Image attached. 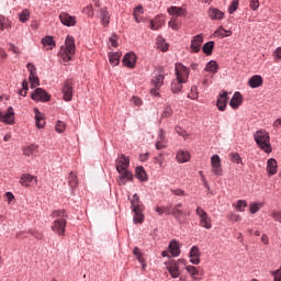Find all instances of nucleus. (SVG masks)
Returning a JSON list of instances; mask_svg holds the SVG:
<instances>
[{"mask_svg": "<svg viewBox=\"0 0 281 281\" xmlns=\"http://www.w3.org/2000/svg\"><path fill=\"white\" fill-rule=\"evenodd\" d=\"M209 16L212 21H221L225 16V13L216 8L209 10Z\"/></svg>", "mask_w": 281, "mask_h": 281, "instance_id": "obj_20", "label": "nucleus"}, {"mask_svg": "<svg viewBox=\"0 0 281 281\" xmlns=\"http://www.w3.org/2000/svg\"><path fill=\"white\" fill-rule=\"evenodd\" d=\"M67 227V220L65 217H59L53 222L52 231L57 234V236H65V229Z\"/></svg>", "mask_w": 281, "mask_h": 281, "instance_id": "obj_6", "label": "nucleus"}, {"mask_svg": "<svg viewBox=\"0 0 281 281\" xmlns=\"http://www.w3.org/2000/svg\"><path fill=\"white\" fill-rule=\"evenodd\" d=\"M61 93L64 95L65 102H71L74 99V80L68 79L64 82Z\"/></svg>", "mask_w": 281, "mask_h": 281, "instance_id": "obj_5", "label": "nucleus"}, {"mask_svg": "<svg viewBox=\"0 0 281 281\" xmlns=\"http://www.w3.org/2000/svg\"><path fill=\"white\" fill-rule=\"evenodd\" d=\"M23 153L26 157H31V155L38 153V145L31 144L23 149Z\"/></svg>", "mask_w": 281, "mask_h": 281, "instance_id": "obj_30", "label": "nucleus"}, {"mask_svg": "<svg viewBox=\"0 0 281 281\" xmlns=\"http://www.w3.org/2000/svg\"><path fill=\"white\" fill-rule=\"evenodd\" d=\"M249 5L254 11H256L260 8V2L258 0H250Z\"/></svg>", "mask_w": 281, "mask_h": 281, "instance_id": "obj_59", "label": "nucleus"}, {"mask_svg": "<svg viewBox=\"0 0 281 281\" xmlns=\"http://www.w3.org/2000/svg\"><path fill=\"white\" fill-rule=\"evenodd\" d=\"M76 54V43L72 36H68L65 42V46L60 47L59 58L63 63H69Z\"/></svg>", "mask_w": 281, "mask_h": 281, "instance_id": "obj_1", "label": "nucleus"}, {"mask_svg": "<svg viewBox=\"0 0 281 281\" xmlns=\"http://www.w3.org/2000/svg\"><path fill=\"white\" fill-rule=\"evenodd\" d=\"M55 130L57 133H65V131L67 130V125L63 121H57Z\"/></svg>", "mask_w": 281, "mask_h": 281, "instance_id": "obj_43", "label": "nucleus"}, {"mask_svg": "<svg viewBox=\"0 0 281 281\" xmlns=\"http://www.w3.org/2000/svg\"><path fill=\"white\" fill-rule=\"evenodd\" d=\"M195 214L199 215L200 225L202 227H205V229H212V218L210 217V215H207V212H205V210L198 206L195 210Z\"/></svg>", "mask_w": 281, "mask_h": 281, "instance_id": "obj_4", "label": "nucleus"}, {"mask_svg": "<svg viewBox=\"0 0 281 281\" xmlns=\"http://www.w3.org/2000/svg\"><path fill=\"white\" fill-rule=\"evenodd\" d=\"M175 131L178 135H180V137H188V132L181 128V126H176Z\"/></svg>", "mask_w": 281, "mask_h": 281, "instance_id": "obj_53", "label": "nucleus"}, {"mask_svg": "<svg viewBox=\"0 0 281 281\" xmlns=\"http://www.w3.org/2000/svg\"><path fill=\"white\" fill-rule=\"evenodd\" d=\"M32 100H35V102H49L50 97L47 94V91H45L42 88H36L34 92L31 95Z\"/></svg>", "mask_w": 281, "mask_h": 281, "instance_id": "obj_8", "label": "nucleus"}, {"mask_svg": "<svg viewBox=\"0 0 281 281\" xmlns=\"http://www.w3.org/2000/svg\"><path fill=\"white\" fill-rule=\"evenodd\" d=\"M201 45H203V34L193 36L190 45L191 52L199 54V52H201Z\"/></svg>", "mask_w": 281, "mask_h": 281, "instance_id": "obj_11", "label": "nucleus"}, {"mask_svg": "<svg viewBox=\"0 0 281 281\" xmlns=\"http://www.w3.org/2000/svg\"><path fill=\"white\" fill-rule=\"evenodd\" d=\"M27 80H24L22 82V90H20V95H27Z\"/></svg>", "mask_w": 281, "mask_h": 281, "instance_id": "obj_55", "label": "nucleus"}, {"mask_svg": "<svg viewBox=\"0 0 281 281\" xmlns=\"http://www.w3.org/2000/svg\"><path fill=\"white\" fill-rule=\"evenodd\" d=\"M170 192H172L176 196H186V191L182 189H171Z\"/></svg>", "mask_w": 281, "mask_h": 281, "instance_id": "obj_58", "label": "nucleus"}, {"mask_svg": "<svg viewBox=\"0 0 281 281\" xmlns=\"http://www.w3.org/2000/svg\"><path fill=\"white\" fill-rule=\"evenodd\" d=\"M272 218L278 221V223H281V211H274L272 212Z\"/></svg>", "mask_w": 281, "mask_h": 281, "instance_id": "obj_60", "label": "nucleus"}, {"mask_svg": "<svg viewBox=\"0 0 281 281\" xmlns=\"http://www.w3.org/2000/svg\"><path fill=\"white\" fill-rule=\"evenodd\" d=\"M229 218L233 223H238V221H240V215L231 213Z\"/></svg>", "mask_w": 281, "mask_h": 281, "instance_id": "obj_62", "label": "nucleus"}, {"mask_svg": "<svg viewBox=\"0 0 281 281\" xmlns=\"http://www.w3.org/2000/svg\"><path fill=\"white\" fill-rule=\"evenodd\" d=\"M0 122L3 124H14V108H8V111L4 114L0 111Z\"/></svg>", "mask_w": 281, "mask_h": 281, "instance_id": "obj_13", "label": "nucleus"}, {"mask_svg": "<svg viewBox=\"0 0 281 281\" xmlns=\"http://www.w3.org/2000/svg\"><path fill=\"white\" fill-rule=\"evenodd\" d=\"M144 14V7L138 5L134 9L133 16H142Z\"/></svg>", "mask_w": 281, "mask_h": 281, "instance_id": "obj_54", "label": "nucleus"}, {"mask_svg": "<svg viewBox=\"0 0 281 281\" xmlns=\"http://www.w3.org/2000/svg\"><path fill=\"white\" fill-rule=\"evenodd\" d=\"M168 14L170 16H183L186 15V9L181 7H170L167 9Z\"/></svg>", "mask_w": 281, "mask_h": 281, "instance_id": "obj_23", "label": "nucleus"}, {"mask_svg": "<svg viewBox=\"0 0 281 281\" xmlns=\"http://www.w3.org/2000/svg\"><path fill=\"white\" fill-rule=\"evenodd\" d=\"M143 209L132 210L134 212V223H144V213H142Z\"/></svg>", "mask_w": 281, "mask_h": 281, "instance_id": "obj_36", "label": "nucleus"}, {"mask_svg": "<svg viewBox=\"0 0 281 281\" xmlns=\"http://www.w3.org/2000/svg\"><path fill=\"white\" fill-rule=\"evenodd\" d=\"M243 104V94L240 92H235L233 98L231 99L229 106H232L235 111L240 108Z\"/></svg>", "mask_w": 281, "mask_h": 281, "instance_id": "obj_16", "label": "nucleus"}, {"mask_svg": "<svg viewBox=\"0 0 281 281\" xmlns=\"http://www.w3.org/2000/svg\"><path fill=\"white\" fill-rule=\"evenodd\" d=\"M29 80H30L31 89H35V87H38V85H41L38 80V76L34 71L30 72Z\"/></svg>", "mask_w": 281, "mask_h": 281, "instance_id": "obj_32", "label": "nucleus"}, {"mask_svg": "<svg viewBox=\"0 0 281 281\" xmlns=\"http://www.w3.org/2000/svg\"><path fill=\"white\" fill-rule=\"evenodd\" d=\"M161 25H162L161 21H158V20L150 21V30H154V31L160 30Z\"/></svg>", "mask_w": 281, "mask_h": 281, "instance_id": "obj_48", "label": "nucleus"}, {"mask_svg": "<svg viewBox=\"0 0 281 281\" xmlns=\"http://www.w3.org/2000/svg\"><path fill=\"white\" fill-rule=\"evenodd\" d=\"M162 148H166V142L157 140L156 142V149L162 150Z\"/></svg>", "mask_w": 281, "mask_h": 281, "instance_id": "obj_61", "label": "nucleus"}, {"mask_svg": "<svg viewBox=\"0 0 281 281\" xmlns=\"http://www.w3.org/2000/svg\"><path fill=\"white\" fill-rule=\"evenodd\" d=\"M187 271H188V273H190V276H192V278H194V280H196V276L200 274L199 270L194 266H188Z\"/></svg>", "mask_w": 281, "mask_h": 281, "instance_id": "obj_45", "label": "nucleus"}, {"mask_svg": "<svg viewBox=\"0 0 281 281\" xmlns=\"http://www.w3.org/2000/svg\"><path fill=\"white\" fill-rule=\"evenodd\" d=\"M171 214L172 216H175V218H177V221H179V218H181V215L183 214V211L173 206Z\"/></svg>", "mask_w": 281, "mask_h": 281, "instance_id": "obj_50", "label": "nucleus"}, {"mask_svg": "<svg viewBox=\"0 0 281 281\" xmlns=\"http://www.w3.org/2000/svg\"><path fill=\"white\" fill-rule=\"evenodd\" d=\"M188 78H190V74L188 71H176V78L171 82V92L172 93H181V89H183V85L188 82Z\"/></svg>", "mask_w": 281, "mask_h": 281, "instance_id": "obj_3", "label": "nucleus"}, {"mask_svg": "<svg viewBox=\"0 0 281 281\" xmlns=\"http://www.w3.org/2000/svg\"><path fill=\"white\" fill-rule=\"evenodd\" d=\"M176 159L179 164H187V161H190V153L179 150L176 155Z\"/></svg>", "mask_w": 281, "mask_h": 281, "instance_id": "obj_27", "label": "nucleus"}, {"mask_svg": "<svg viewBox=\"0 0 281 281\" xmlns=\"http://www.w3.org/2000/svg\"><path fill=\"white\" fill-rule=\"evenodd\" d=\"M167 269L172 278H179V266L177 263L170 265Z\"/></svg>", "mask_w": 281, "mask_h": 281, "instance_id": "obj_38", "label": "nucleus"}, {"mask_svg": "<svg viewBox=\"0 0 281 281\" xmlns=\"http://www.w3.org/2000/svg\"><path fill=\"white\" fill-rule=\"evenodd\" d=\"M35 113V124L37 128H45V114L38 111V108L34 109Z\"/></svg>", "mask_w": 281, "mask_h": 281, "instance_id": "obj_18", "label": "nucleus"}, {"mask_svg": "<svg viewBox=\"0 0 281 281\" xmlns=\"http://www.w3.org/2000/svg\"><path fill=\"white\" fill-rule=\"evenodd\" d=\"M110 43H111L112 47H117V35H112L110 37Z\"/></svg>", "mask_w": 281, "mask_h": 281, "instance_id": "obj_63", "label": "nucleus"}, {"mask_svg": "<svg viewBox=\"0 0 281 281\" xmlns=\"http://www.w3.org/2000/svg\"><path fill=\"white\" fill-rule=\"evenodd\" d=\"M119 173H121V176L119 177L120 186H126V180L133 181V173L131 171H127V169H125L123 172H119Z\"/></svg>", "mask_w": 281, "mask_h": 281, "instance_id": "obj_22", "label": "nucleus"}, {"mask_svg": "<svg viewBox=\"0 0 281 281\" xmlns=\"http://www.w3.org/2000/svg\"><path fill=\"white\" fill-rule=\"evenodd\" d=\"M132 102L135 104V106H142L144 104V101H142V98L139 97H132Z\"/></svg>", "mask_w": 281, "mask_h": 281, "instance_id": "obj_57", "label": "nucleus"}, {"mask_svg": "<svg viewBox=\"0 0 281 281\" xmlns=\"http://www.w3.org/2000/svg\"><path fill=\"white\" fill-rule=\"evenodd\" d=\"M267 171H268V175L270 176H273L278 172V161L276 159L270 158L268 160Z\"/></svg>", "mask_w": 281, "mask_h": 281, "instance_id": "obj_26", "label": "nucleus"}, {"mask_svg": "<svg viewBox=\"0 0 281 281\" xmlns=\"http://www.w3.org/2000/svg\"><path fill=\"white\" fill-rule=\"evenodd\" d=\"M211 168L213 175H215L216 177H221V175H223V165L221 164L220 155H213L211 157Z\"/></svg>", "mask_w": 281, "mask_h": 281, "instance_id": "obj_7", "label": "nucleus"}, {"mask_svg": "<svg viewBox=\"0 0 281 281\" xmlns=\"http://www.w3.org/2000/svg\"><path fill=\"white\" fill-rule=\"evenodd\" d=\"M38 180H36V177L30 175V173H23L20 177V183L24 187V188H30V186L37 183Z\"/></svg>", "mask_w": 281, "mask_h": 281, "instance_id": "obj_15", "label": "nucleus"}, {"mask_svg": "<svg viewBox=\"0 0 281 281\" xmlns=\"http://www.w3.org/2000/svg\"><path fill=\"white\" fill-rule=\"evenodd\" d=\"M231 161H233L234 164H243V158L240 157V154L232 153L231 154Z\"/></svg>", "mask_w": 281, "mask_h": 281, "instance_id": "obj_47", "label": "nucleus"}, {"mask_svg": "<svg viewBox=\"0 0 281 281\" xmlns=\"http://www.w3.org/2000/svg\"><path fill=\"white\" fill-rule=\"evenodd\" d=\"M214 36H217V38H225L227 36H232V31H227L223 26H218L214 32Z\"/></svg>", "mask_w": 281, "mask_h": 281, "instance_id": "obj_29", "label": "nucleus"}, {"mask_svg": "<svg viewBox=\"0 0 281 281\" xmlns=\"http://www.w3.org/2000/svg\"><path fill=\"white\" fill-rule=\"evenodd\" d=\"M42 44L44 47H48V49H54V47H56V42H54V37L52 36L42 38Z\"/></svg>", "mask_w": 281, "mask_h": 281, "instance_id": "obj_34", "label": "nucleus"}, {"mask_svg": "<svg viewBox=\"0 0 281 281\" xmlns=\"http://www.w3.org/2000/svg\"><path fill=\"white\" fill-rule=\"evenodd\" d=\"M164 80H165V77L164 75L157 72L153 79H151V85L153 87H155L156 89H161V87H164Z\"/></svg>", "mask_w": 281, "mask_h": 281, "instance_id": "obj_24", "label": "nucleus"}, {"mask_svg": "<svg viewBox=\"0 0 281 281\" xmlns=\"http://www.w3.org/2000/svg\"><path fill=\"white\" fill-rule=\"evenodd\" d=\"M59 19H60L63 25H66V27H75V25H76V16L70 15L67 12H61L59 14Z\"/></svg>", "mask_w": 281, "mask_h": 281, "instance_id": "obj_12", "label": "nucleus"}, {"mask_svg": "<svg viewBox=\"0 0 281 281\" xmlns=\"http://www.w3.org/2000/svg\"><path fill=\"white\" fill-rule=\"evenodd\" d=\"M254 137L257 146H259L261 150L268 154L271 153V138L269 136V132L259 130L255 133Z\"/></svg>", "mask_w": 281, "mask_h": 281, "instance_id": "obj_2", "label": "nucleus"}, {"mask_svg": "<svg viewBox=\"0 0 281 281\" xmlns=\"http://www.w3.org/2000/svg\"><path fill=\"white\" fill-rule=\"evenodd\" d=\"M100 20L103 27H106L109 25V21H111V15L109 14V9L102 8L100 10Z\"/></svg>", "mask_w": 281, "mask_h": 281, "instance_id": "obj_21", "label": "nucleus"}, {"mask_svg": "<svg viewBox=\"0 0 281 281\" xmlns=\"http://www.w3.org/2000/svg\"><path fill=\"white\" fill-rule=\"evenodd\" d=\"M122 63L124 67H127V69H135V65H137V55L133 52L126 53Z\"/></svg>", "mask_w": 281, "mask_h": 281, "instance_id": "obj_9", "label": "nucleus"}, {"mask_svg": "<svg viewBox=\"0 0 281 281\" xmlns=\"http://www.w3.org/2000/svg\"><path fill=\"white\" fill-rule=\"evenodd\" d=\"M261 206L262 203H251L249 206L250 214H256L257 212H260Z\"/></svg>", "mask_w": 281, "mask_h": 281, "instance_id": "obj_46", "label": "nucleus"}, {"mask_svg": "<svg viewBox=\"0 0 281 281\" xmlns=\"http://www.w3.org/2000/svg\"><path fill=\"white\" fill-rule=\"evenodd\" d=\"M168 25L169 27H171V30H179V24L177 23V19L175 18H171Z\"/></svg>", "mask_w": 281, "mask_h": 281, "instance_id": "obj_56", "label": "nucleus"}, {"mask_svg": "<svg viewBox=\"0 0 281 281\" xmlns=\"http://www.w3.org/2000/svg\"><path fill=\"white\" fill-rule=\"evenodd\" d=\"M188 98L191 100H196V98H199V88H196V86L191 87V92L188 94Z\"/></svg>", "mask_w": 281, "mask_h": 281, "instance_id": "obj_44", "label": "nucleus"}, {"mask_svg": "<svg viewBox=\"0 0 281 281\" xmlns=\"http://www.w3.org/2000/svg\"><path fill=\"white\" fill-rule=\"evenodd\" d=\"M229 100V97L227 94V91L222 90L217 97L216 106L218 111H225L227 109V102Z\"/></svg>", "mask_w": 281, "mask_h": 281, "instance_id": "obj_10", "label": "nucleus"}, {"mask_svg": "<svg viewBox=\"0 0 281 281\" xmlns=\"http://www.w3.org/2000/svg\"><path fill=\"white\" fill-rule=\"evenodd\" d=\"M156 45H157L158 49H160V52H168L169 45H168V43H166V40L164 37L158 36Z\"/></svg>", "mask_w": 281, "mask_h": 281, "instance_id": "obj_33", "label": "nucleus"}, {"mask_svg": "<svg viewBox=\"0 0 281 281\" xmlns=\"http://www.w3.org/2000/svg\"><path fill=\"white\" fill-rule=\"evenodd\" d=\"M68 186L71 190L78 188V176L71 171L68 176Z\"/></svg>", "mask_w": 281, "mask_h": 281, "instance_id": "obj_31", "label": "nucleus"}, {"mask_svg": "<svg viewBox=\"0 0 281 281\" xmlns=\"http://www.w3.org/2000/svg\"><path fill=\"white\" fill-rule=\"evenodd\" d=\"M190 262L192 265H199L201 262V251L196 246H193L190 250Z\"/></svg>", "mask_w": 281, "mask_h": 281, "instance_id": "obj_17", "label": "nucleus"}, {"mask_svg": "<svg viewBox=\"0 0 281 281\" xmlns=\"http://www.w3.org/2000/svg\"><path fill=\"white\" fill-rule=\"evenodd\" d=\"M172 115V106L167 105L161 114V117H170Z\"/></svg>", "mask_w": 281, "mask_h": 281, "instance_id": "obj_51", "label": "nucleus"}, {"mask_svg": "<svg viewBox=\"0 0 281 281\" xmlns=\"http://www.w3.org/2000/svg\"><path fill=\"white\" fill-rule=\"evenodd\" d=\"M169 251L173 258H177L181 255V248H179V243H177V240L170 241Z\"/></svg>", "mask_w": 281, "mask_h": 281, "instance_id": "obj_25", "label": "nucleus"}, {"mask_svg": "<svg viewBox=\"0 0 281 281\" xmlns=\"http://www.w3.org/2000/svg\"><path fill=\"white\" fill-rule=\"evenodd\" d=\"M245 207H247V201L245 200H239L235 205V210L237 212H245Z\"/></svg>", "mask_w": 281, "mask_h": 281, "instance_id": "obj_42", "label": "nucleus"}, {"mask_svg": "<svg viewBox=\"0 0 281 281\" xmlns=\"http://www.w3.org/2000/svg\"><path fill=\"white\" fill-rule=\"evenodd\" d=\"M131 207L132 210H139L143 209L144 205L139 201V194L135 193L131 200Z\"/></svg>", "mask_w": 281, "mask_h": 281, "instance_id": "obj_28", "label": "nucleus"}, {"mask_svg": "<svg viewBox=\"0 0 281 281\" xmlns=\"http://www.w3.org/2000/svg\"><path fill=\"white\" fill-rule=\"evenodd\" d=\"M135 172L139 181H146L148 179V176L146 175V170H144V167H136Z\"/></svg>", "mask_w": 281, "mask_h": 281, "instance_id": "obj_37", "label": "nucleus"}, {"mask_svg": "<svg viewBox=\"0 0 281 281\" xmlns=\"http://www.w3.org/2000/svg\"><path fill=\"white\" fill-rule=\"evenodd\" d=\"M20 21H21V23H26V21H30V10L24 9L20 13Z\"/></svg>", "mask_w": 281, "mask_h": 281, "instance_id": "obj_41", "label": "nucleus"}, {"mask_svg": "<svg viewBox=\"0 0 281 281\" xmlns=\"http://www.w3.org/2000/svg\"><path fill=\"white\" fill-rule=\"evenodd\" d=\"M262 76L260 75H255L252 77L249 78L248 80V85L251 89H258V87H262Z\"/></svg>", "mask_w": 281, "mask_h": 281, "instance_id": "obj_19", "label": "nucleus"}, {"mask_svg": "<svg viewBox=\"0 0 281 281\" xmlns=\"http://www.w3.org/2000/svg\"><path fill=\"white\" fill-rule=\"evenodd\" d=\"M120 58H122V53H113L109 56L110 64L113 67H117L120 65Z\"/></svg>", "mask_w": 281, "mask_h": 281, "instance_id": "obj_35", "label": "nucleus"}, {"mask_svg": "<svg viewBox=\"0 0 281 281\" xmlns=\"http://www.w3.org/2000/svg\"><path fill=\"white\" fill-rule=\"evenodd\" d=\"M128 166H131V159H128V157L124 155H121V157H119L116 160L117 172H123L124 170H127Z\"/></svg>", "mask_w": 281, "mask_h": 281, "instance_id": "obj_14", "label": "nucleus"}, {"mask_svg": "<svg viewBox=\"0 0 281 281\" xmlns=\"http://www.w3.org/2000/svg\"><path fill=\"white\" fill-rule=\"evenodd\" d=\"M214 49V42H207L203 45L202 52L206 54V56H211L212 50Z\"/></svg>", "mask_w": 281, "mask_h": 281, "instance_id": "obj_39", "label": "nucleus"}, {"mask_svg": "<svg viewBox=\"0 0 281 281\" xmlns=\"http://www.w3.org/2000/svg\"><path fill=\"white\" fill-rule=\"evenodd\" d=\"M218 69V63L211 60L206 64L205 71H216Z\"/></svg>", "mask_w": 281, "mask_h": 281, "instance_id": "obj_40", "label": "nucleus"}, {"mask_svg": "<svg viewBox=\"0 0 281 281\" xmlns=\"http://www.w3.org/2000/svg\"><path fill=\"white\" fill-rule=\"evenodd\" d=\"M83 14L93 18V5H88L83 8Z\"/></svg>", "mask_w": 281, "mask_h": 281, "instance_id": "obj_52", "label": "nucleus"}, {"mask_svg": "<svg viewBox=\"0 0 281 281\" xmlns=\"http://www.w3.org/2000/svg\"><path fill=\"white\" fill-rule=\"evenodd\" d=\"M238 10V0H233L231 5L228 7L229 14H234Z\"/></svg>", "mask_w": 281, "mask_h": 281, "instance_id": "obj_49", "label": "nucleus"}, {"mask_svg": "<svg viewBox=\"0 0 281 281\" xmlns=\"http://www.w3.org/2000/svg\"><path fill=\"white\" fill-rule=\"evenodd\" d=\"M274 57H276L278 60H281V47H278V48L274 50Z\"/></svg>", "mask_w": 281, "mask_h": 281, "instance_id": "obj_64", "label": "nucleus"}]
</instances>
